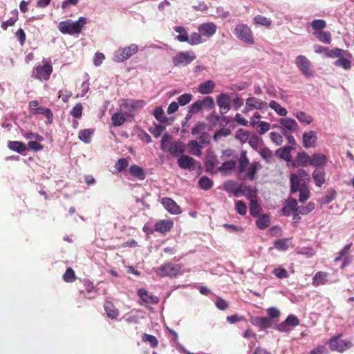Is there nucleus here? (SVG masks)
<instances>
[{
    "instance_id": "nucleus-54",
    "label": "nucleus",
    "mask_w": 354,
    "mask_h": 354,
    "mask_svg": "<svg viewBox=\"0 0 354 354\" xmlns=\"http://www.w3.org/2000/svg\"><path fill=\"white\" fill-rule=\"evenodd\" d=\"M249 131L243 129H239L236 133L235 138L239 140L241 142L244 143L249 139Z\"/></svg>"
},
{
    "instance_id": "nucleus-42",
    "label": "nucleus",
    "mask_w": 354,
    "mask_h": 354,
    "mask_svg": "<svg viewBox=\"0 0 354 354\" xmlns=\"http://www.w3.org/2000/svg\"><path fill=\"white\" fill-rule=\"evenodd\" d=\"M299 191V201L300 203H305L310 196V191L306 185L304 183L301 185Z\"/></svg>"
},
{
    "instance_id": "nucleus-3",
    "label": "nucleus",
    "mask_w": 354,
    "mask_h": 354,
    "mask_svg": "<svg viewBox=\"0 0 354 354\" xmlns=\"http://www.w3.org/2000/svg\"><path fill=\"white\" fill-rule=\"evenodd\" d=\"M234 35L236 37L248 45L254 44V39L251 28L246 24H239L234 28Z\"/></svg>"
},
{
    "instance_id": "nucleus-52",
    "label": "nucleus",
    "mask_w": 354,
    "mask_h": 354,
    "mask_svg": "<svg viewBox=\"0 0 354 354\" xmlns=\"http://www.w3.org/2000/svg\"><path fill=\"white\" fill-rule=\"evenodd\" d=\"M142 339L145 342H149L152 348H156L158 344L157 338L151 335L144 333L142 337Z\"/></svg>"
},
{
    "instance_id": "nucleus-61",
    "label": "nucleus",
    "mask_w": 354,
    "mask_h": 354,
    "mask_svg": "<svg viewBox=\"0 0 354 354\" xmlns=\"http://www.w3.org/2000/svg\"><path fill=\"white\" fill-rule=\"evenodd\" d=\"M34 113L44 115L48 119H50L53 117V113L50 109L43 106L37 107L36 110L34 111Z\"/></svg>"
},
{
    "instance_id": "nucleus-33",
    "label": "nucleus",
    "mask_w": 354,
    "mask_h": 354,
    "mask_svg": "<svg viewBox=\"0 0 354 354\" xmlns=\"http://www.w3.org/2000/svg\"><path fill=\"white\" fill-rule=\"evenodd\" d=\"M176 32L179 35L176 36V39L180 42H187L188 41V33L185 28L183 26H175L174 28Z\"/></svg>"
},
{
    "instance_id": "nucleus-5",
    "label": "nucleus",
    "mask_w": 354,
    "mask_h": 354,
    "mask_svg": "<svg viewBox=\"0 0 354 354\" xmlns=\"http://www.w3.org/2000/svg\"><path fill=\"white\" fill-rule=\"evenodd\" d=\"M342 336V334L339 333L337 336L333 337L328 340L329 348L331 351H336L342 353L353 346L351 341L340 339Z\"/></svg>"
},
{
    "instance_id": "nucleus-60",
    "label": "nucleus",
    "mask_w": 354,
    "mask_h": 354,
    "mask_svg": "<svg viewBox=\"0 0 354 354\" xmlns=\"http://www.w3.org/2000/svg\"><path fill=\"white\" fill-rule=\"evenodd\" d=\"M273 274L279 279H286L288 277V273L285 268H277L272 271Z\"/></svg>"
},
{
    "instance_id": "nucleus-37",
    "label": "nucleus",
    "mask_w": 354,
    "mask_h": 354,
    "mask_svg": "<svg viewBox=\"0 0 354 354\" xmlns=\"http://www.w3.org/2000/svg\"><path fill=\"white\" fill-rule=\"evenodd\" d=\"M269 106L280 116H286L288 113L287 110L274 100H272L270 102Z\"/></svg>"
},
{
    "instance_id": "nucleus-31",
    "label": "nucleus",
    "mask_w": 354,
    "mask_h": 354,
    "mask_svg": "<svg viewBox=\"0 0 354 354\" xmlns=\"http://www.w3.org/2000/svg\"><path fill=\"white\" fill-rule=\"evenodd\" d=\"M187 146L189 149V152L192 155L196 156H200L201 155V146L196 140H190Z\"/></svg>"
},
{
    "instance_id": "nucleus-23",
    "label": "nucleus",
    "mask_w": 354,
    "mask_h": 354,
    "mask_svg": "<svg viewBox=\"0 0 354 354\" xmlns=\"http://www.w3.org/2000/svg\"><path fill=\"white\" fill-rule=\"evenodd\" d=\"M315 185L321 187L326 183V173L324 169H315L312 174Z\"/></svg>"
},
{
    "instance_id": "nucleus-45",
    "label": "nucleus",
    "mask_w": 354,
    "mask_h": 354,
    "mask_svg": "<svg viewBox=\"0 0 354 354\" xmlns=\"http://www.w3.org/2000/svg\"><path fill=\"white\" fill-rule=\"evenodd\" d=\"M187 42L192 46L202 43L203 40L201 34L199 32H192L190 36H188V41H187Z\"/></svg>"
},
{
    "instance_id": "nucleus-11",
    "label": "nucleus",
    "mask_w": 354,
    "mask_h": 354,
    "mask_svg": "<svg viewBox=\"0 0 354 354\" xmlns=\"http://www.w3.org/2000/svg\"><path fill=\"white\" fill-rule=\"evenodd\" d=\"M297 211V201L293 198H288L281 209L282 214L286 216H290L291 214H293L295 217L297 216L296 214Z\"/></svg>"
},
{
    "instance_id": "nucleus-49",
    "label": "nucleus",
    "mask_w": 354,
    "mask_h": 354,
    "mask_svg": "<svg viewBox=\"0 0 354 354\" xmlns=\"http://www.w3.org/2000/svg\"><path fill=\"white\" fill-rule=\"evenodd\" d=\"M153 115L155 118L160 123H165L167 121V118L165 115L164 110L162 107H157L153 111Z\"/></svg>"
},
{
    "instance_id": "nucleus-14",
    "label": "nucleus",
    "mask_w": 354,
    "mask_h": 354,
    "mask_svg": "<svg viewBox=\"0 0 354 354\" xmlns=\"http://www.w3.org/2000/svg\"><path fill=\"white\" fill-rule=\"evenodd\" d=\"M196 161L187 155H182L178 159V165L183 169L194 170L196 168Z\"/></svg>"
},
{
    "instance_id": "nucleus-62",
    "label": "nucleus",
    "mask_w": 354,
    "mask_h": 354,
    "mask_svg": "<svg viewBox=\"0 0 354 354\" xmlns=\"http://www.w3.org/2000/svg\"><path fill=\"white\" fill-rule=\"evenodd\" d=\"M192 97L190 93L183 94L178 97V103L180 106H185L192 100Z\"/></svg>"
},
{
    "instance_id": "nucleus-56",
    "label": "nucleus",
    "mask_w": 354,
    "mask_h": 354,
    "mask_svg": "<svg viewBox=\"0 0 354 354\" xmlns=\"http://www.w3.org/2000/svg\"><path fill=\"white\" fill-rule=\"evenodd\" d=\"M336 196L337 192L334 189H328L326 196L323 199L324 204H329L331 201L336 198Z\"/></svg>"
},
{
    "instance_id": "nucleus-58",
    "label": "nucleus",
    "mask_w": 354,
    "mask_h": 354,
    "mask_svg": "<svg viewBox=\"0 0 354 354\" xmlns=\"http://www.w3.org/2000/svg\"><path fill=\"white\" fill-rule=\"evenodd\" d=\"M231 133V130L228 128H222L217 131L214 136L213 139L214 141L217 142L218 139L223 136H227Z\"/></svg>"
},
{
    "instance_id": "nucleus-55",
    "label": "nucleus",
    "mask_w": 354,
    "mask_h": 354,
    "mask_svg": "<svg viewBox=\"0 0 354 354\" xmlns=\"http://www.w3.org/2000/svg\"><path fill=\"white\" fill-rule=\"evenodd\" d=\"M201 103L202 109H212L215 106L214 100L211 96L204 97L203 100H201Z\"/></svg>"
},
{
    "instance_id": "nucleus-22",
    "label": "nucleus",
    "mask_w": 354,
    "mask_h": 354,
    "mask_svg": "<svg viewBox=\"0 0 354 354\" xmlns=\"http://www.w3.org/2000/svg\"><path fill=\"white\" fill-rule=\"evenodd\" d=\"M246 101L248 102V106H251L252 109H256L263 110L268 108L267 102L254 97H249L246 100Z\"/></svg>"
},
{
    "instance_id": "nucleus-1",
    "label": "nucleus",
    "mask_w": 354,
    "mask_h": 354,
    "mask_svg": "<svg viewBox=\"0 0 354 354\" xmlns=\"http://www.w3.org/2000/svg\"><path fill=\"white\" fill-rule=\"evenodd\" d=\"M261 167L259 162H249L246 152L241 153L239 160V169L241 173H245L248 178L254 180L257 171Z\"/></svg>"
},
{
    "instance_id": "nucleus-17",
    "label": "nucleus",
    "mask_w": 354,
    "mask_h": 354,
    "mask_svg": "<svg viewBox=\"0 0 354 354\" xmlns=\"http://www.w3.org/2000/svg\"><path fill=\"white\" fill-rule=\"evenodd\" d=\"M138 295L142 301L148 304H156L159 302L158 297L149 294L145 289L140 288L138 291Z\"/></svg>"
},
{
    "instance_id": "nucleus-2",
    "label": "nucleus",
    "mask_w": 354,
    "mask_h": 354,
    "mask_svg": "<svg viewBox=\"0 0 354 354\" xmlns=\"http://www.w3.org/2000/svg\"><path fill=\"white\" fill-rule=\"evenodd\" d=\"M86 23V19L84 17H80L75 22L71 20L64 21L58 24V29L63 34H79L81 32L82 27Z\"/></svg>"
},
{
    "instance_id": "nucleus-6",
    "label": "nucleus",
    "mask_w": 354,
    "mask_h": 354,
    "mask_svg": "<svg viewBox=\"0 0 354 354\" xmlns=\"http://www.w3.org/2000/svg\"><path fill=\"white\" fill-rule=\"evenodd\" d=\"M138 50L136 44H132L125 48H119L114 53V61L117 62H123L136 54Z\"/></svg>"
},
{
    "instance_id": "nucleus-13",
    "label": "nucleus",
    "mask_w": 354,
    "mask_h": 354,
    "mask_svg": "<svg viewBox=\"0 0 354 354\" xmlns=\"http://www.w3.org/2000/svg\"><path fill=\"white\" fill-rule=\"evenodd\" d=\"M163 207L172 214H179L181 213V209L176 203L169 197H164L161 200Z\"/></svg>"
},
{
    "instance_id": "nucleus-7",
    "label": "nucleus",
    "mask_w": 354,
    "mask_h": 354,
    "mask_svg": "<svg viewBox=\"0 0 354 354\" xmlns=\"http://www.w3.org/2000/svg\"><path fill=\"white\" fill-rule=\"evenodd\" d=\"M295 63L304 75L306 77L313 76L314 71L313 66L310 60L306 56L301 55L297 56Z\"/></svg>"
},
{
    "instance_id": "nucleus-39",
    "label": "nucleus",
    "mask_w": 354,
    "mask_h": 354,
    "mask_svg": "<svg viewBox=\"0 0 354 354\" xmlns=\"http://www.w3.org/2000/svg\"><path fill=\"white\" fill-rule=\"evenodd\" d=\"M243 195L246 196L250 201L257 199V191L251 186L245 187L243 188Z\"/></svg>"
},
{
    "instance_id": "nucleus-25",
    "label": "nucleus",
    "mask_w": 354,
    "mask_h": 354,
    "mask_svg": "<svg viewBox=\"0 0 354 354\" xmlns=\"http://www.w3.org/2000/svg\"><path fill=\"white\" fill-rule=\"evenodd\" d=\"M129 173L138 180H142L146 178L144 169L137 165H133L130 167Z\"/></svg>"
},
{
    "instance_id": "nucleus-4",
    "label": "nucleus",
    "mask_w": 354,
    "mask_h": 354,
    "mask_svg": "<svg viewBox=\"0 0 354 354\" xmlns=\"http://www.w3.org/2000/svg\"><path fill=\"white\" fill-rule=\"evenodd\" d=\"M43 64L35 66L32 72V77L39 81H48L53 73V68L50 63L43 60Z\"/></svg>"
},
{
    "instance_id": "nucleus-63",
    "label": "nucleus",
    "mask_w": 354,
    "mask_h": 354,
    "mask_svg": "<svg viewBox=\"0 0 354 354\" xmlns=\"http://www.w3.org/2000/svg\"><path fill=\"white\" fill-rule=\"evenodd\" d=\"M82 105L80 103L75 104V106L71 111L72 116L76 118H80L82 114Z\"/></svg>"
},
{
    "instance_id": "nucleus-35",
    "label": "nucleus",
    "mask_w": 354,
    "mask_h": 354,
    "mask_svg": "<svg viewBox=\"0 0 354 354\" xmlns=\"http://www.w3.org/2000/svg\"><path fill=\"white\" fill-rule=\"evenodd\" d=\"M83 288H78L80 295L82 297L85 296V293H91L95 290V287L93 286V283L88 281V280H84L83 281Z\"/></svg>"
},
{
    "instance_id": "nucleus-24",
    "label": "nucleus",
    "mask_w": 354,
    "mask_h": 354,
    "mask_svg": "<svg viewBox=\"0 0 354 354\" xmlns=\"http://www.w3.org/2000/svg\"><path fill=\"white\" fill-rule=\"evenodd\" d=\"M252 323L253 325L263 328H268L272 325L270 319L266 317H255L252 318Z\"/></svg>"
},
{
    "instance_id": "nucleus-41",
    "label": "nucleus",
    "mask_w": 354,
    "mask_h": 354,
    "mask_svg": "<svg viewBox=\"0 0 354 354\" xmlns=\"http://www.w3.org/2000/svg\"><path fill=\"white\" fill-rule=\"evenodd\" d=\"M207 129V124L202 122H198L192 129V134L193 136H201L203 133H205Z\"/></svg>"
},
{
    "instance_id": "nucleus-50",
    "label": "nucleus",
    "mask_w": 354,
    "mask_h": 354,
    "mask_svg": "<svg viewBox=\"0 0 354 354\" xmlns=\"http://www.w3.org/2000/svg\"><path fill=\"white\" fill-rule=\"evenodd\" d=\"M262 158L268 163H270L274 160L273 153L268 148H263L260 151Z\"/></svg>"
},
{
    "instance_id": "nucleus-53",
    "label": "nucleus",
    "mask_w": 354,
    "mask_h": 354,
    "mask_svg": "<svg viewBox=\"0 0 354 354\" xmlns=\"http://www.w3.org/2000/svg\"><path fill=\"white\" fill-rule=\"evenodd\" d=\"M261 209V208L258 203L257 199L250 201V213L252 216H257L259 214Z\"/></svg>"
},
{
    "instance_id": "nucleus-10",
    "label": "nucleus",
    "mask_w": 354,
    "mask_h": 354,
    "mask_svg": "<svg viewBox=\"0 0 354 354\" xmlns=\"http://www.w3.org/2000/svg\"><path fill=\"white\" fill-rule=\"evenodd\" d=\"M317 133L314 130H310L304 133L302 136V145L306 149H314L317 145Z\"/></svg>"
},
{
    "instance_id": "nucleus-36",
    "label": "nucleus",
    "mask_w": 354,
    "mask_h": 354,
    "mask_svg": "<svg viewBox=\"0 0 354 354\" xmlns=\"http://www.w3.org/2000/svg\"><path fill=\"white\" fill-rule=\"evenodd\" d=\"M213 180L205 176H202L198 180V185L203 190H209L213 187Z\"/></svg>"
},
{
    "instance_id": "nucleus-32",
    "label": "nucleus",
    "mask_w": 354,
    "mask_h": 354,
    "mask_svg": "<svg viewBox=\"0 0 354 354\" xmlns=\"http://www.w3.org/2000/svg\"><path fill=\"white\" fill-rule=\"evenodd\" d=\"M185 151V145L182 142H173L170 148L169 153L173 156H176L178 153H183Z\"/></svg>"
},
{
    "instance_id": "nucleus-8",
    "label": "nucleus",
    "mask_w": 354,
    "mask_h": 354,
    "mask_svg": "<svg viewBox=\"0 0 354 354\" xmlns=\"http://www.w3.org/2000/svg\"><path fill=\"white\" fill-rule=\"evenodd\" d=\"M196 58V55L193 51H182L173 57L172 62L175 66H186Z\"/></svg>"
},
{
    "instance_id": "nucleus-44",
    "label": "nucleus",
    "mask_w": 354,
    "mask_h": 354,
    "mask_svg": "<svg viewBox=\"0 0 354 354\" xmlns=\"http://www.w3.org/2000/svg\"><path fill=\"white\" fill-rule=\"evenodd\" d=\"M131 99L122 100V103L120 104V108L124 111V115L127 116L131 115V113L133 112V106L130 102Z\"/></svg>"
},
{
    "instance_id": "nucleus-29",
    "label": "nucleus",
    "mask_w": 354,
    "mask_h": 354,
    "mask_svg": "<svg viewBox=\"0 0 354 354\" xmlns=\"http://www.w3.org/2000/svg\"><path fill=\"white\" fill-rule=\"evenodd\" d=\"M295 116L300 122L306 124H310L314 121L313 117L304 111H298L295 114Z\"/></svg>"
},
{
    "instance_id": "nucleus-12",
    "label": "nucleus",
    "mask_w": 354,
    "mask_h": 354,
    "mask_svg": "<svg viewBox=\"0 0 354 354\" xmlns=\"http://www.w3.org/2000/svg\"><path fill=\"white\" fill-rule=\"evenodd\" d=\"M217 104L221 114L227 113L230 110L231 99L228 94L221 93L216 97Z\"/></svg>"
},
{
    "instance_id": "nucleus-64",
    "label": "nucleus",
    "mask_w": 354,
    "mask_h": 354,
    "mask_svg": "<svg viewBox=\"0 0 354 354\" xmlns=\"http://www.w3.org/2000/svg\"><path fill=\"white\" fill-rule=\"evenodd\" d=\"M129 165L126 158H120L115 164V167L118 172L124 170Z\"/></svg>"
},
{
    "instance_id": "nucleus-26",
    "label": "nucleus",
    "mask_w": 354,
    "mask_h": 354,
    "mask_svg": "<svg viewBox=\"0 0 354 354\" xmlns=\"http://www.w3.org/2000/svg\"><path fill=\"white\" fill-rule=\"evenodd\" d=\"M311 156L305 151L299 152L297 154L296 160L302 167L310 165Z\"/></svg>"
},
{
    "instance_id": "nucleus-40",
    "label": "nucleus",
    "mask_w": 354,
    "mask_h": 354,
    "mask_svg": "<svg viewBox=\"0 0 354 354\" xmlns=\"http://www.w3.org/2000/svg\"><path fill=\"white\" fill-rule=\"evenodd\" d=\"M171 136L169 134H165L161 140V149L166 152H169L172 143L171 142Z\"/></svg>"
},
{
    "instance_id": "nucleus-48",
    "label": "nucleus",
    "mask_w": 354,
    "mask_h": 354,
    "mask_svg": "<svg viewBox=\"0 0 354 354\" xmlns=\"http://www.w3.org/2000/svg\"><path fill=\"white\" fill-rule=\"evenodd\" d=\"M126 120L124 114L120 113H115L111 116V122L113 126L119 127L121 126Z\"/></svg>"
},
{
    "instance_id": "nucleus-28",
    "label": "nucleus",
    "mask_w": 354,
    "mask_h": 354,
    "mask_svg": "<svg viewBox=\"0 0 354 354\" xmlns=\"http://www.w3.org/2000/svg\"><path fill=\"white\" fill-rule=\"evenodd\" d=\"M8 147L19 153H23L26 149V145L19 141H10L8 143Z\"/></svg>"
},
{
    "instance_id": "nucleus-19",
    "label": "nucleus",
    "mask_w": 354,
    "mask_h": 354,
    "mask_svg": "<svg viewBox=\"0 0 354 354\" xmlns=\"http://www.w3.org/2000/svg\"><path fill=\"white\" fill-rule=\"evenodd\" d=\"M327 163V157L322 153H315L311 156L310 165L313 167L324 166Z\"/></svg>"
},
{
    "instance_id": "nucleus-47",
    "label": "nucleus",
    "mask_w": 354,
    "mask_h": 354,
    "mask_svg": "<svg viewBox=\"0 0 354 354\" xmlns=\"http://www.w3.org/2000/svg\"><path fill=\"white\" fill-rule=\"evenodd\" d=\"M315 203L310 202L305 206L298 207V211L297 212L296 214H297V216H299V214L306 215L309 214L310 212H312L315 209Z\"/></svg>"
},
{
    "instance_id": "nucleus-21",
    "label": "nucleus",
    "mask_w": 354,
    "mask_h": 354,
    "mask_svg": "<svg viewBox=\"0 0 354 354\" xmlns=\"http://www.w3.org/2000/svg\"><path fill=\"white\" fill-rule=\"evenodd\" d=\"M216 84L212 80H207L199 84L198 90L201 94L208 95L212 93Z\"/></svg>"
},
{
    "instance_id": "nucleus-59",
    "label": "nucleus",
    "mask_w": 354,
    "mask_h": 354,
    "mask_svg": "<svg viewBox=\"0 0 354 354\" xmlns=\"http://www.w3.org/2000/svg\"><path fill=\"white\" fill-rule=\"evenodd\" d=\"M91 136V131L89 129L81 130L78 134L80 140L85 143H88L90 142Z\"/></svg>"
},
{
    "instance_id": "nucleus-9",
    "label": "nucleus",
    "mask_w": 354,
    "mask_h": 354,
    "mask_svg": "<svg viewBox=\"0 0 354 354\" xmlns=\"http://www.w3.org/2000/svg\"><path fill=\"white\" fill-rule=\"evenodd\" d=\"M180 270V266L179 265L169 263L155 268V272L160 277H172L177 275Z\"/></svg>"
},
{
    "instance_id": "nucleus-43",
    "label": "nucleus",
    "mask_w": 354,
    "mask_h": 354,
    "mask_svg": "<svg viewBox=\"0 0 354 354\" xmlns=\"http://www.w3.org/2000/svg\"><path fill=\"white\" fill-rule=\"evenodd\" d=\"M254 24L257 25L263 26L266 27H270L272 24V21L263 15H258L254 18Z\"/></svg>"
},
{
    "instance_id": "nucleus-18",
    "label": "nucleus",
    "mask_w": 354,
    "mask_h": 354,
    "mask_svg": "<svg viewBox=\"0 0 354 354\" xmlns=\"http://www.w3.org/2000/svg\"><path fill=\"white\" fill-rule=\"evenodd\" d=\"M104 308L106 316L111 319H116L120 315L119 309L111 301H106Z\"/></svg>"
},
{
    "instance_id": "nucleus-46",
    "label": "nucleus",
    "mask_w": 354,
    "mask_h": 354,
    "mask_svg": "<svg viewBox=\"0 0 354 354\" xmlns=\"http://www.w3.org/2000/svg\"><path fill=\"white\" fill-rule=\"evenodd\" d=\"M236 166V162L234 160H229L223 162L222 165L218 168V170L223 174H227L232 171Z\"/></svg>"
},
{
    "instance_id": "nucleus-20",
    "label": "nucleus",
    "mask_w": 354,
    "mask_h": 354,
    "mask_svg": "<svg viewBox=\"0 0 354 354\" xmlns=\"http://www.w3.org/2000/svg\"><path fill=\"white\" fill-rule=\"evenodd\" d=\"M279 122L284 129H287L290 131H297L299 128V125L297 122L290 118H281L279 120Z\"/></svg>"
},
{
    "instance_id": "nucleus-15",
    "label": "nucleus",
    "mask_w": 354,
    "mask_h": 354,
    "mask_svg": "<svg viewBox=\"0 0 354 354\" xmlns=\"http://www.w3.org/2000/svg\"><path fill=\"white\" fill-rule=\"evenodd\" d=\"M198 30L202 36L210 37L215 34L216 26L212 22L203 23L198 26Z\"/></svg>"
},
{
    "instance_id": "nucleus-57",
    "label": "nucleus",
    "mask_w": 354,
    "mask_h": 354,
    "mask_svg": "<svg viewBox=\"0 0 354 354\" xmlns=\"http://www.w3.org/2000/svg\"><path fill=\"white\" fill-rule=\"evenodd\" d=\"M335 66H340L344 69L348 70L350 69L351 67V62L347 59L346 58L342 56L339 57L337 61L335 62Z\"/></svg>"
},
{
    "instance_id": "nucleus-30",
    "label": "nucleus",
    "mask_w": 354,
    "mask_h": 354,
    "mask_svg": "<svg viewBox=\"0 0 354 354\" xmlns=\"http://www.w3.org/2000/svg\"><path fill=\"white\" fill-rule=\"evenodd\" d=\"M314 35L322 43L329 44L331 42V34L328 31H316Z\"/></svg>"
},
{
    "instance_id": "nucleus-38",
    "label": "nucleus",
    "mask_w": 354,
    "mask_h": 354,
    "mask_svg": "<svg viewBox=\"0 0 354 354\" xmlns=\"http://www.w3.org/2000/svg\"><path fill=\"white\" fill-rule=\"evenodd\" d=\"M270 217L266 214L262 215L256 221L257 226L261 230L267 228L270 225Z\"/></svg>"
},
{
    "instance_id": "nucleus-51",
    "label": "nucleus",
    "mask_w": 354,
    "mask_h": 354,
    "mask_svg": "<svg viewBox=\"0 0 354 354\" xmlns=\"http://www.w3.org/2000/svg\"><path fill=\"white\" fill-rule=\"evenodd\" d=\"M63 279L65 282L71 283L75 281L76 276L74 270L71 268H68L63 274Z\"/></svg>"
},
{
    "instance_id": "nucleus-16",
    "label": "nucleus",
    "mask_w": 354,
    "mask_h": 354,
    "mask_svg": "<svg viewBox=\"0 0 354 354\" xmlns=\"http://www.w3.org/2000/svg\"><path fill=\"white\" fill-rule=\"evenodd\" d=\"M174 223L171 220H160L158 221L154 226L155 231L162 233L166 234L169 232L171 229L173 227Z\"/></svg>"
},
{
    "instance_id": "nucleus-34",
    "label": "nucleus",
    "mask_w": 354,
    "mask_h": 354,
    "mask_svg": "<svg viewBox=\"0 0 354 354\" xmlns=\"http://www.w3.org/2000/svg\"><path fill=\"white\" fill-rule=\"evenodd\" d=\"M290 192L291 193L297 192L301 186V185H300V181H301V180L298 178V176H296V174H292L290 175Z\"/></svg>"
},
{
    "instance_id": "nucleus-27",
    "label": "nucleus",
    "mask_w": 354,
    "mask_h": 354,
    "mask_svg": "<svg viewBox=\"0 0 354 354\" xmlns=\"http://www.w3.org/2000/svg\"><path fill=\"white\" fill-rule=\"evenodd\" d=\"M328 273L326 272H317L313 278V285L317 287L320 285L325 284Z\"/></svg>"
}]
</instances>
